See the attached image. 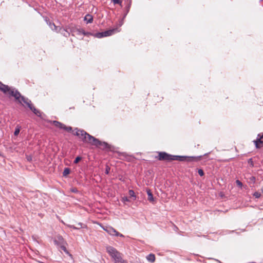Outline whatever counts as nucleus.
Listing matches in <instances>:
<instances>
[{"instance_id": "obj_1", "label": "nucleus", "mask_w": 263, "mask_h": 263, "mask_svg": "<svg viewBox=\"0 0 263 263\" xmlns=\"http://www.w3.org/2000/svg\"><path fill=\"white\" fill-rule=\"evenodd\" d=\"M1 91L5 94L9 95L10 97H13L15 100L23 106L28 107L32 110L34 114L38 117H41L42 112L32 104L31 101L28 98L21 95V94L14 88L9 87L7 85H5L1 83Z\"/></svg>"}, {"instance_id": "obj_2", "label": "nucleus", "mask_w": 263, "mask_h": 263, "mask_svg": "<svg viewBox=\"0 0 263 263\" xmlns=\"http://www.w3.org/2000/svg\"><path fill=\"white\" fill-rule=\"evenodd\" d=\"M156 158L160 161H171L173 160H177L183 161L186 160L187 161H198L200 160L201 157H186L184 156H174L168 154L165 152H159L158 155Z\"/></svg>"}, {"instance_id": "obj_3", "label": "nucleus", "mask_w": 263, "mask_h": 263, "mask_svg": "<svg viewBox=\"0 0 263 263\" xmlns=\"http://www.w3.org/2000/svg\"><path fill=\"white\" fill-rule=\"evenodd\" d=\"M106 251L113 259L115 263H128L123 259L122 254L115 248L108 246L106 247Z\"/></svg>"}, {"instance_id": "obj_4", "label": "nucleus", "mask_w": 263, "mask_h": 263, "mask_svg": "<svg viewBox=\"0 0 263 263\" xmlns=\"http://www.w3.org/2000/svg\"><path fill=\"white\" fill-rule=\"evenodd\" d=\"M73 134L79 137L84 142L92 145L95 137L89 135L85 130L76 128Z\"/></svg>"}, {"instance_id": "obj_5", "label": "nucleus", "mask_w": 263, "mask_h": 263, "mask_svg": "<svg viewBox=\"0 0 263 263\" xmlns=\"http://www.w3.org/2000/svg\"><path fill=\"white\" fill-rule=\"evenodd\" d=\"M92 145L96 146V147L101 149H110L111 146L106 142H102L98 139L95 138Z\"/></svg>"}, {"instance_id": "obj_6", "label": "nucleus", "mask_w": 263, "mask_h": 263, "mask_svg": "<svg viewBox=\"0 0 263 263\" xmlns=\"http://www.w3.org/2000/svg\"><path fill=\"white\" fill-rule=\"evenodd\" d=\"M120 31V30L119 29V27H116L102 32L98 33L96 34V36L98 38H101L103 37L110 36L115 33L119 32Z\"/></svg>"}, {"instance_id": "obj_7", "label": "nucleus", "mask_w": 263, "mask_h": 263, "mask_svg": "<svg viewBox=\"0 0 263 263\" xmlns=\"http://www.w3.org/2000/svg\"><path fill=\"white\" fill-rule=\"evenodd\" d=\"M50 123L53 125L57 128L63 129L68 132H70L72 130V127L70 126H66L65 124L58 121H50Z\"/></svg>"}, {"instance_id": "obj_8", "label": "nucleus", "mask_w": 263, "mask_h": 263, "mask_svg": "<svg viewBox=\"0 0 263 263\" xmlns=\"http://www.w3.org/2000/svg\"><path fill=\"white\" fill-rule=\"evenodd\" d=\"M103 230L105 231L109 234L112 236H120L123 237L124 235L117 231L114 228L111 227H106L103 228Z\"/></svg>"}, {"instance_id": "obj_9", "label": "nucleus", "mask_w": 263, "mask_h": 263, "mask_svg": "<svg viewBox=\"0 0 263 263\" xmlns=\"http://www.w3.org/2000/svg\"><path fill=\"white\" fill-rule=\"evenodd\" d=\"M255 146L257 148H259L263 146V134H260L258 135L257 139L254 141Z\"/></svg>"}, {"instance_id": "obj_10", "label": "nucleus", "mask_w": 263, "mask_h": 263, "mask_svg": "<svg viewBox=\"0 0 263 263\" xmlns=\"http://www.w3.org/2000/svg\"><path fill=\"white\" fill-rule=\"evenodd\" d=\"M54 242L55 245L60 246L62 245H65L66 242L65 241L64 238L61 236H57L54 240Z\"/></svg>"}, {"instance_id": "obj_11", "label": "nucleus", "mask_w": 263, "mask_h": 263, "mask_svg": "<svg viewBox=\"0 0 263 263\" xmlns=\"http://www.w3.org/2000/svg\"><path fill=\"white\" fill-rule=\"evenodd\" d=\"M146 259L151 262H154L156 260L155 255L154 254L151 253L148 255L146 257Z\"/></svg>"}, {"instance_id": "obj_12", "label": "nucleus", "mask_w": 263, "mask_h": 263, "mask_svg": "<svg viewBox=\"0 0 263 263\" xmlns=\"http://www.w3.org/2000/svg\"><path fill=\"white\" fill-rule=\"evenodd\" d=\"M84 20L87 22V23H91L93 21V17L90 14H87L85 17Z\"/></svg>"}, {"instance_id": "obj_13", "label": "nucleus", "mask_w": 263, "mask_h": 263, "mask_svg": "<svg viewBox=\"0 0 263 263\" xmlns=\"http://www.w3.org/2000/svg\"><path fill=\"white\" fill-rule=\"evenodd\" d=\"M60 247L64 251V252L65 253L69 255L71 257L72 256V255L67 250L66 247L65 246V245H62L60 246Z\"/></svg>"}, {"instance_id": "obj_14", "label": "nucleus", "mask_w": 263, "mask_h": 263, "mask_svg": "<svg viewBox=\"0 0 263 263\" xmlns=\"http://www.w3.org/2000/svg\"><path fill=\"white\" fill-rule=\"evenodd\" d=\"M147 195H148V200L150 202H153L154 201V198L153 196V194L151 192L150 190L147 191Z\"/></svg>"}, {"instance_id": "obj_15", "label": "nucleus", "mask_w": 263, "mask_h": 263, "mask_svg": "<svg viewBox=\"0 0 263 263\" xmlns=\"http://www.w3.org/2000/svg\"><path fill=\"white\" fill-rule=\"evenodd\" d=\"M70 172V168L66 167L65 168L63 173V175L64 176H66L67 175L69 174Z\"/></svg>"}, {"instance_id": "obj_16", "label": "nucleus", "mask_w": 263, "mask_h": 263, "mask_svg": "<svg viewBox=\"0 0 263 263\" xmlns=\"http://www.w3.org/2000/svg\"><path fill=\"white\" fill-rule=\"evenodd\" d=\"M129 195L131 198H133V200H135L136 199V195L135 194V192L133 190H129Z\"/></svg>"}, {"instance_id": "obj_17", "label": "nucleus", "mask_w": 263, "mask_h": 263, "mask_svg": "<svg viewBox=\"0 0 263 263\" xmlns=\"http://www.w3.org/2000/svg\"><path fill=\"white\" fill-rule=\"evenodd\" d=\"M253 196L256 198H259L261 196V194L258 192H256L253 194Z\"/></svg>"}, {"instance_id": "obj_18", "label": "nucleus", "mask_w": 263, "mask_h": 263, "mask_svg": "<svg viewBox=\"0 0 263 263\" xmlns=\"http://www.w3.org/2000/svg\"><path fill=\"white\" fill-rule=\"evenodd\" d=\"M20 132V127H17L16 128H15V132H14V135L15 136H17L19 134Z\"/></svg>"}, {"instance_id": "obj_19", "label": "nucleus", "mask_w": 263, "mask_h": 263, "mask_svg": "<svg viewBox=\"0 0 263 263\" xmlns=\"http://www.w3.org/2000/svg\"><path fill=\"white\" fill-rule=\"evenodd\" d=\"M112 2L114 4L121 5L122 4V1L121 0H112Z\"/></svg>"}, {"instance_id": "obj_20", "label": "nucleus", "mask_w": 263, "mask_h": 263, "mask_svg": "<svg viewBox=\"0 0 263 263\" xmlns=\"http://www.w3.org/2000/svg\"><path fill=\"white\" fill-rule=\"evenodd\" d=\"M236 184L239 186V187H241L242 186V183H241V181H240L239 180H237L236 181Z\"/></svg>"}, {"instance_id": "obj_21", "label": "nucleus", "mask_w": 263, "mask_h": 263, "mask_svg": "<svg viewBox=\"0 0 263 263\" xmlns=\"http://www.w3.org/2000/svg\"><path fill=\"white\" fill-rule=\"evenodd\" d=\"M81 160V157H77L74 161V163H78L80 160Z\"/></svg>"}, {"instance_id": "obj_22", "label": "nucleus", "mask_w": 263, "mask_h": 263, "mask_svg": "<svg viewBox=\"0 0 263 263\" xmlns=\"http://www.w3.org/2000/svg\"><path fill=\"white\" fill-rule=\"evenodd\" d=\"M198 173L199 174V175L200 176H202L204 175V172H203V171L201 169H199L198 170Z\"/></svg>"}, {"instance_id": "obj_23", "label": "nucleus", "mask_w": 263, "mask_h": 263, "mask_svg": "<svg viewBox=\"0 0 263 263\" xmlns=\"http://www.w3.org/2000/svg\"><path fill=\"white\" fill-rule=\"evenodd\" d=\"M78 32L80 33V34H84V35H85L86 33L85 32V31L83 30H78Z\"/></svg>"}, {"instance_id": "obj_24", "label": "nucleus", "mask_w": 263, "mask_h": 263, "mask_svg": "<svg viewBox=\"0 0 263 263\" xmlns=\"http://www.w3.org/2000/svg\"><path fill=\"white\" fill-rule=\"evenodd\" d=\"M64 31L66 32V33H63L64 36H68V35H69V32H68L66 30H64Z\"/></svg>"}, {"instance_id": "obj_25", "label": "nucleus", "mask_w": 263, "mask_h": 263, "mask_svg": "<svg viewBox=\"0 0 263 263\" xmlns=\"http://www.w3.org/2000/svg\"><path fill=\"white\" fill-rule=\"evenodd\" d=\"M250 180H251L252 181H253V182H255V178L254 177L252 176V177H251L250 178Z\"/></svg>"}, {"instance_id": "obj_26", "label": "nucleus", "mask_w": 263, "mask_h": 263, "mask_svg": "<svg viewBox=\"0 0 263 263\" xmlns=\"http://www.w3.org/2000/svg\"><path fill=\"white\" fill-rule=\"evenodd\" d=\"M123 200L124 201H129V200H128V198H127V197H123Z\"/></svg>"}, {"instance_id": "obj_27", "label": "nucleus", "mask_w": 263, "mask_h": 263, "mask_svg": "<svg viewBox=\"0 0 263 263\" xmlns=\"http://www.w3.org/2000/svg\"><path fill=\"white\" fill-rule=\"evenodd\" d=\"M109 170H110V168L108 167H107L106 169V174H108L109 172Z\"/></svg>"}, {"instance_id": "obj_28", "label": "nucleus", "mask_w": 263, "mask_h": 263, "mask_svg": "<svg viewBox=\"0 0 263 263\" xmlns=\"http://www.w3.org/2000/svg\"><path fill=\"white\" fill-rule=\"evenodd\" d=\"M68 227L69 228H70L73 229H77V228L76 227L73 226L69 225V226H68Z\"/></svg>"}, {"instance_id": "obj_29", "label": "nucleus", "mask_w": 263, "mask_h": 263, "mask_svg": "<svg viewBox=\"0 0 263 263\" xmlns=\"http://www.w3.org/2000/svg\"><path fill=\"white\" fill-rule=\"evenodd\" d=\"M27 160L30 161L31 160V157L30 156L27 157Z\"/></svg>"}, {"instance_id": "obj_30", "label": "nucleus", "mask_w": 263, "mask_h": 263, "mask_svg": "<svg viewBox=\"0 0 263 263\" xmlns=\"http://www.w3.org/2000/svg\"><path fill=\"white\" fill-rule=\"evenodd\" d=\"M72 191L73 192H77V189H73V190H72Z\"/></svg>"}, {"instance_id": "obj_31", "label": "nucleus", "mask_w": 263, "mask_h": 263, "mask_svg": "<svg viewBox=\"0 0 263 263\" xmlns=\"http://www.w3.org/2000/svg\"><path fill=\"white\" fill-rule=\"evenodd\" d=\"M261 191H262V192L263 193V186H262V188H261Z\"/></svg>"}]
</instances>
